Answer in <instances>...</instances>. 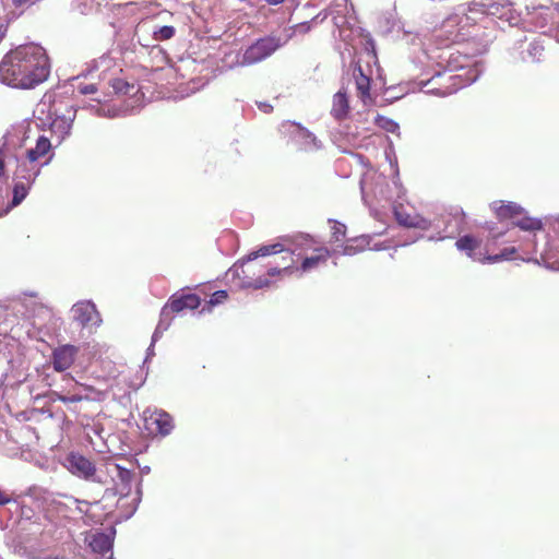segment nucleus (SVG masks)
I'll return each mask as SVG.
<instances>
[{
	"mask_svg": "<svg viewBox=\"0 0 559 559\" xmlns=\"http://www.w3.org/2000/svg\"><path fill=\"white\" fill-rule=\"evenodd\" d=\"M50 73L46 50L35 44L20 45L0 62V81L15 88L29 90L45 82Z\"/></svg>",
	"mask_w": 559,
	"mask_h": 559,
	"instance_id": "obj_1",
	"label": "nucleus"
},
{
	"mask_svg": "<svg viewBox=\"0 0 559 559\" xmlns=\"http://www.w3.org/2000/svg\"><path fill=\"white\" fill-rule=\"evenodd\" d=\"M200 305L201 298L197 294L188 293L181 295H171L168 301L162 308L156 331H166L170 326L175 314L180 313L186 309L194 310Z\"/></svg>",
	"mask_w": 559,
	"mask_h": 559,
	"instance_id": "obj_2",
	"label": "nucleus"
},
{
	"mask_svg": "<svg viewBox=\"0 0 559 559\" xmlns=\"http://www.w3.org/2000/svg\"><path fill=\"white\" fill-rule=\"evenodd\" d=\"M49 112L52 116L50 124L52 132L63 139L70 133L75 119L76 110L74 106L70 104L68 99H55L50 106Z\"/></svg>",
	"mask_w": 559,
	"mask_h": 559,
	"instance_id": "obj_3",
	"label": "nucleus"
},
{
	"mask_svg": "<svg viewBox=\"0 0 559 559\" xmlns=\"http://www.w3.org/2000/svg\"><path fill=\"white\" fill-rule=\"evenodd\" d=\"M285 41H282L280 37L270 35L255 40L250 45L242 55V63L254 64L258 63L281 48Z\"/></svg>",
	"mask_w": 559,
	"mask_h": 559,
	"instance_id": "obj_4",
	"label": "nucleus"
},
{
	"mask_svg": "<svg viewBox=\"0 0 559 559\" xmlns=\"http://www.w3.org/2000/svg\"><path fill=\"white\" fill-rule=\"evenodd\" d=\"M144 429L151 436L165 437L174 429L173 417L162 409H156L150 414L144 413Z\"/></svg>",
	"mask_w": 559,
	"mask_h": 559,
	"instance_id": "obj_5",
	"label": "nucleus"
},
{
	"mask_svg": "<svg viewBox=\"0 0 559 559\" xmlns=\"http://www.w3.org/2000/svg\"><path fill=\"white\" fill-rule=\"evenodd\" d=\"M293 247L294 248L288 252V259L292 263H295L294 255H296L298 260H304L307 255H314V252L320 248H326L323 243L309 235H298L294 237Z\"/></svg>",
	"mask_w": 559,
	"mask_h": 559,
	"instance_id": "obj_6",
	"label": "nucleus"
},
{
	"mask_svg": "<svg viewBox=\"0 0 559 559\" xmlns=\"http://www.w3.org/2000/svg\"><path fill=\"white\" fill-rule=\"evenodd\" d=\"M281 132L288 134L295 142H301L300 148L310 150L318 147L316 136L306 128L294 121H284L281 124Z\"/></svg>",
	"mask_w": 559,
	"mask_h": 559,
	"instance_id": "obj_7",
	"label": "nucleus"
},
{
	"mask_svg": "<svg viewBox=\"0 0 559 559\" xmlns=\"http://www.w3.org/2000/svg\"><path fill=\"white\" fill-rule=\"evenodd\" d=\"M79 354V347L64 344L56 347L51 353V362L55 371L62 372L72 367Z\"/></svg>",
	"mask_w": 559,
	"mask_h": 559,
	"instance_id": "obj_8",
	"label": "nucleus"
},
{
	"mask_svg": "<svg viewBox=\"0 0 559 559\" xmlns=\"http://www.w3.org/2000/svg\"><path fill=\"white\" fill-rule=\"evenodd\" d=\"M68 463L69 471L78 477L93 479L96 473L95 464L82 454L70 453Z\"/></svg>",
	"mask_w": 559,
	"mask_h": 559,
	"instance_id": "obj_9",
	"label": "nucleus"
},
{
	"mask_svg": "<svg viewBox=\"0 0 559 559\" xmlns=\"http://www.w3.org/2000/svg\"><path fill=\"white\" fill-rule=\"evenodd\" d=\"M394 217L396 222L407 228L427 229L430 224L419 215H412L404 210L402 204L394 206Z\"/></svg>",
	"mask_w": 559,
	"mask_h": 559,
	"instance_id": "obj_10",
	"label": "nucleus"
},
{
	"mask_svg": "<svg viewBox=\"0 0 559 559\" xmlns=\"http://www.w3.org/2000/svg\"><path fill=\"white\" fill-rule=\"evenodd\" d=\"M330 258L331 252L329 248H320L314 252V255H307L304 260H300V265L295 267V272L300 271L301 273H309L321 265L326 264Z\"/></svg>",
	"mask_w": 559,
	"mask_h": 559,
	"instance_id": "obj_11",
	"label": "nucleus"
},
{
	"mask_svg": "<svg viewBox=\"0 0 559 559\" xmlns=\"http://www.w3.org/2000/svg\"><path fill=\"white\" fill-rule=\"evenodd\" d=\"M349 110L350 107L347 93L345 91H338L333 96L331 115L336 120H343L348 116Z\"/></svg>",
	"mask_w": 559,
	"mask_h": 559,
	"instance_id": "obj_12",
	"label": "nucleus"
},
{
	"mask_svg": "<svg viewBox=\"0 0 559 559\" xmlns=\"http://www.w3.org/2000/svg\"><path fill=\"white\" fill-rule=\"evenodd\" d=\"M495 212L499 219H515L523 214V209L514 202L495 203Z\"/></svg>",
	"mask_w": 559,
	"mask_h": 559,
	"instance_id": "obj_13",
	"label": "nucleus"
},
{
	"mask_svg": "<svg viewBox=\"0 0 559 559\" xmlns=\"http://www.w3.org/2000/svg\"><path fill=\"white\" fill-rule=\"evenodd\" d=\"M72 311L74 319L83 326L91 323L97 314L95 306L91 302H79L74 305Z\"/></svg>",
	"mask_w": 559,
	"mask_h": 559,
	"instance_id": "obj_14",
	"label": "nucleus"
},
{
	"mask_svg": "<svg viewBox=\"0 0 559 559\" xmlns=\"http://www.w3.org/2000/svg\"><path fill=\"white\" fill-rule=\"evenodd\" d=\"M284 251H285V249H284V246L282 243H272V245H267V246H262L257 251L251 252L247 257L246 261L241 262V264H240L241 272L245 274L246 271H245L243 266L246 265V263L257 259L258 257H266V255H271V254L281 253V252H284ZM238 270H239V266H236L235 271L237 273H238Z\"/></svg>",
	"mask_w": 559,
	"mask_h": 559,
	"instance_id": "obj_15",
	"label": "nucleus"
},
{
	"mask_svg": "<svg viewBox=\"0 0 559 559\" xmlns=\"http://www.w3.org/2000/svg\"><path fill=\"white\" fill-rule=\"evenodd\" d=\"M354 78L358 96L365 102L370 97V76L364 73L360 66H357L354 69Z\"/></svg>",
	"mask_w": 559,
	"mask_h": 559,
	"instance_id": "obj_16",
	"label": "nucleus"
},
{
	"mask_svg": "<svg viewBox=\"0 0 559 559\" xmlns=\"http://www.w3.org/2000/svg\"><path fill=\"white\" fill-rule=\"evenodd\" d=\"M90 546L94 552L106 554L112 547V538L108 534L97 532L91 536Z\"/></svg>",
	"mask_w": 559,
	"mask_h": 559,
	"instance_id": "obj_17",
	"label": "nucleus"
},
{
	"mask_svg": "<svg viewBox=\"0 0 559 559\" xmlns=\"http://www.w3.org/2000/svg\"><path fill=\"white\" fill-rule=\"evenodd\" d=\"M51 148L50 141L46 136H39L36 146L27 151V159L36 162L44 157Z\"/></svg>",
	"mask_w": 559,
	"mask_h": 559,
	"instance_id": "obj_18",
	"label": "nucleus"
},
{
	"mask_svg": "<svg viewBox=\"0 0 559 559\" xmlns=\"http://www.w3.org/2000/svg\"><path fill=\"white\" fill-rule=\"evenodd\" d=\"M481 241L472 235L459 238L455 246L459 250L465 251L469 258H474V251L480 247Z\"/></svg>",
	"mask_w": 559,
	"mask_h": 559,
	"instance_id": "obj_19",
	"label": "nucleus"
},
{
	"mask_svg": "<svg viewBox=\"0 0 559 559\" xmlns=\"http://www.w3.org/2000/svg\"><path fill=\"white\" fill-rule=\"evenodd\" d=\"M114 468L116 471V477L119 479L121 486L119 489V485L117 484L116 489L119 490L121 495H127L130 491V484L133 478V474L131 471L123 468L118 464H116Z\"/></svg>",
	"mask_w": 559,
	"mask_h": 559,
	"instance_id": "obj_20",
	"label": "nucleus"
},
{
	"mask_svg": "<svg viewBox=\"0 0 559 559\" xmlns=\"http://www.w3.org/2000/svg\"><path fill=\"white\" fill-rule=\"evenodd\" d=\"M513 225L526 231L540 230L543 223L538 218L530 217L526 215L519 216L513 221Z\"/></svg>",
	"mask_w": 559,
	"mask_h": 559,
	"instance_id": "obj_21",
	"label": "nucleus"
},
{
	"mask_svg": "<svg viewBox=\"0 0 559 559\" xmlns=\"http://www.w3.org/2000/svg\"><path fill=\"white\" fill-rule=\"evenodd\" d=\"M516 253L515 247H509L503 249L499 254H488L485 255L483 259H479L481 263H496L503 260L511 259Z\"/></svg>",
	"mask_w": 559,
	"mask_h": 559,
	"instance_id": "obj_22",
	"label": "nucleus"
},
{
	"mask_svg": "<svg viewBox=\"0 0 559 559\" xmlns=\"http://www.w3.org/2000/svg\"><path fill=\"white\" fill-rule=\"evenodd\" d=\"M283 260H286L282 267H270L267 271V275L273 276H281V275H293L295 273V266L294 263H292L287 258L283 257Z\"/></svg>",
	"mask_w": 559,
	"mask_h": 559,
	"instance_id": "obj_23",
	"label": "nucleus"
},
{
	"mask_svg": "<svg viewBox=\"0 0 559 559\" xmlns=\"http://www.w3.org/2000/svg\"><path fill=\"white\" fill-rule=\"evenodd\" d=\"M111 87L116 94L128 95L134 90V85L126 81L124 79H114L111 81Z\"/></svg>",
	"mask_w": 559,
	"mask_h": 559,
	"instance_id": "obj_24",
	"label": "nucleus"
},
{
	"mask_svg": "<svg viewBox=\"0 0 559 559\" xmlns=\"http://www.w3.org/2000/svg\"><path fill=\"white\" fill-rule=\"evenodd\" d=\"M374 123L386 132L394 133L399 130V124L389 117L378 115Z\"/></svg>",
	"mask_w": 559,
	"mask_h": 559,
	"instance_id": "obj_25",
	"label": "nucleus"
},
{
	"mask_svg": "<svg viewBox=\"0 0 559 559\" xmlns=\"http://www.w3.org/2000/svg\"><path fill=\"white\" fill-rule=\"evenodd\" d=\"M367 245L366 238H357L352 243L345 245L343 252L344 254L353 255L362 251Z\"/></svg>",
	"mask_w": 559,
	"mask_h": 559,
	"instance_id": "obj_26",
	"label": "nucleus"
},
{
	"mask_svg": "<svg viewBox=\"0 0 559 559\" xmlns=\"http://www.w3.org/2000/svg\"><path fill=\"white\" fill-rule=\"evenodd\" d=\"M176 31L174 26L165 25L154 32V38L156 40H167L174 37Z\"/></svg>",
	"mask_w": 559,
	"mask_h": 559,
	"instance_id": "obj_27",
	"label": "nucleus"
},
{
	"mask_svg": "<svg viewBox=\"0 0 559 559\" xmlns=\"http://www.w3.org/2000/svg\"><path fill=\"white\" fill-rule=\"evenodd\" d=\"M26 188L23 183H16L14 186V194L12 203L13 205H17L22 202V200L26 197Z\"/></svg>",
	"mask_w": 559,
	"mask_h": 559,
	"instance_id": "obj_28",
	"label": "nucleus"
},
{
	"mask_svg": "<svg viewBox=\"0 0 559 559\" xmlns=\"http://www.w3.org/2000/svg\"><path fill=\"white\" fill-rule=\"evenodd\" d=\"M227 298L228 294L226 290H216L212 294L209 304L210 306H216L224 302Z\"/></svg>",
	"mask_w": 559,
	"mask_h": 559,
	"instance_id": "obj_29",
	"label": "nucleus"
},
{
	"mask_svg": "<svg viewBox=\"0 0 559 559\" xmlns=\"http://www.w3.org/2000/svg\"><path fill=\"white\" fill-rule=\"evenodd\" d=\"M270 280L267 278H264V277H258L255 278L253 282H248L247 283V286L248 287H253L255 289L258 288H263V287H266L270 285Z\"/></svg>",
	"mask_w": 559,
	"mask_h": 559,
	"instance_id": "obj_30",
	"label": "nucleus"
},
{
	"mask_svg": "<svg viewBox=\"0 0 559 559\" xmlns=\"http://www.w3.org/2000/svg\"><path fill=\"white\" fill-rule=\"evenodd\" d=\"M13 501L12 495L0 488V506H7Z\"/></svg>",
	"mask_w": 559,
	"mask_h": 559,
	"instance_id": "obj_31",
	"label": "nucleus"
},
{
	"mask_svg": "<svg viewBox=\"0 0 559 559\" xmlns=\"http://www.w3.org/2000/svg\"><path fill=\"white\" fill-rule=\"evenodd\" d=\"M97 91V87L95 84H85L80 86V92L84 95L87 94H94Z\"/></svg>",
	"mask_w": 559,
	"mask_h": 559,
	"instance_id": "obj_32",
	"label": "nucleus"
},
{
	"mask_svg": "<svg viewBox=\"0 0 559 559\" xmlns=\"http://www.w3.org/2000/svg\"><path fill=\"white\" fill-rule=\"evenodd\" d=\"M51 400L52 401H60L62 403H67V395H63L59 392H52L51 393Z\"/></svg>",
	"mask_w": 559,
	"mask_h": 559,
	"instance_id": "obj_33",
	"label": "nucleus"
},
{
	"mask_svg": "<svg viewBox=\"0 0 559 559\" xmlns=\"http://www.w3.org/2000/svg\"><path fill=\"white\" fill-rule=\"evenodd\" d=\"M83 401V396L79 394L67 395V403H78Z\"/></svg>",
	"mask_w": 559,
	"mask_h": 559,
	"instance_id": "obj_34",
	"label": "nucleus"
},
{
	"mask_svg": "<svg viewBox=\"0 0 559 559\" xmlns=\"http://www.w3.org/2000/svg\"><path fill=\"white\" fill-rule=\"evenodd\" d=\"M4 169H5V164H4V153L3 151L0 148V176H2L4 174Z\"/></svg>",
	"mask_w": 559,
	"mask_h": 559,
	"instance_id": "obj_35",
	"label": "nucleus"
},
{
	"mask_svg": "<svg viewBox=\"0 0 559 559\" xmlns=\"http://www.w3.org/2000/svg\"><path fill=\"white\" fill-rule=\"evenodd\" d=\"M8 31V25L0 21V41L4 38Z\"/></svg>",
	"mask_w": 559,
	"mask_h": 559,
	"instance_id": "obj_36",
	"label": "nucleus"
},
{
	"mask_svg": "<svg viewBox=\"0 0 559 559\" xmlns=\"http://www.w3.org/2000/svg\"><path fill=\"white\" fill-rule=\"evenodd\" d=\"M297 29L301 33H307L310 29V25L308 23H301L297 25Z\"/></svg>",
	"mask_w": 559,
	"mask_h": 559,
	"instance_id": "obj_37",
	"label": "nucleus"
},
{
	"mask_svg": "<svg viewBox=\"0 0 559 559\" xmlns=\"http://www.w3.org/2000/svg\"><path fill=\"white\" fill-rule=\"evenodd\" d=\"M259 107L264 111V112H269L272 110V106L269 105V104H261L259 105Z\"/></svg>",
	"mask_w": 559,
	"mask_h": 559,
	"instance_id": "obj_38",
	"label": "nucleus"
},
{
	"mask_svg": "<svg viewBox=\"0 0 559 559\" xmlns=\"http://www.w3.org/2000/svg\"><path fill=\"white\" fill-rule=\"evenodd\" d=\"M31 0H13V3L15 7H21L27 2H29Z\"/></svg>",
	"mask_w": 559,
	"mask_h": 559,
	"instance_id": "obj_39",
	"label": "nucleus"
},
{
	"mask_svg": "<svg viewBox=\"0 0 559 559\" xmlns=\"http://www.w3.org/2000/svg\"><path fill=\"white\" fill-rule=\"evenodd\" d=\"M270 5H277L283 3L285 0H265Z\"/></svg>",
	"mask_w": 559,
	"mask_h": 559,
	"instance_id": "obj_40",
	"label": "nucleus"
},
{
	"mask_svg": "<svg viewBox=\"0 0 559 559\" xmlns=\"http://www.w3.org/2000/svg\"><path fill=\"white\" fill-rule=\"evenodd\" d=\"M328 14L324 13L323 16H322V20L326 19Z\"/></svg>",
	"mask_w": 559,
	"mask_h": 559,
	"instance_id": "obj_41",
	"label": "nucleus"
}]
</instances>
